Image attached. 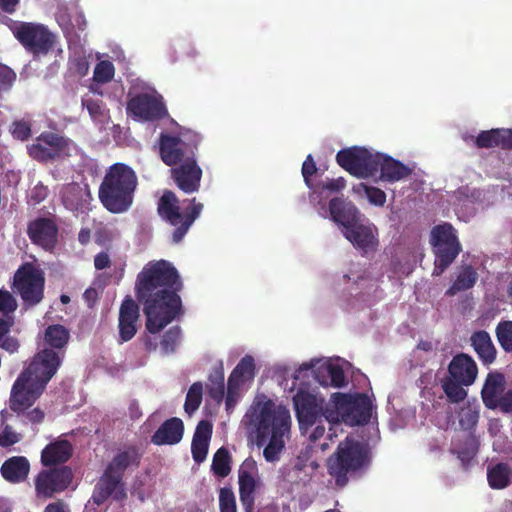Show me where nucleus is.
Wrapping results in <instances>:
<instances>
[{"label": "nucleus", "mask_w": 512, "mask_h": 512, "mask_svg": "<svg viewBox=\"0 0 512 512\" xmlns=\"http://www.w3.org/2000/svg\"><path fill=\"white\" fill-rule=\"evenodd\" d=\"M183 283L177 269L166 260L150 261L137 275L135 295L143 305L146 329L157 334L182 314L179 292Z\"/></svg>", "instance_id": "obj_1"}, {"label": "nucleus", "mask_w": 512, "mask_h": 512, "mask_svg": "<svg viewBox=\"0 0 512 512\" xmlns=\"http://www.w3.org/2000/svg\"><path fill=\"white\" fill-rule=\"evenodd\" d=\"M243 422L254 434L256 445H265L263 456L266 461H277L285 447V438L290 434L289 410L282 405H276L265 395L257 396L245 413Z\"/></svg>", "instance_id": "obj_2"}, {"label": "nucleus", "mask_w": 512, "mask_h": 512, "mask_svg": "<svg viewBox=\"0 0 512 512\" xmlns=\"http://www.w3.org/2000/svg\"><path fill=\"white\" fill-rule=\"evenodd\" d=\"M64 353L45 348L34 355L29 365L15 380L9 398V408L16 412L29 409L43 394L47 384L59 369Z\"/></svg>", "instance_id": "obj_3"}, {"label": "nucleus", "mask_w": 512, "mask_h": 512, "mask_svg": "<svg viewBox=\"0 0 512 512\" xmlns=\"http://www.w3.org/2000/svg\"><path fill=\"white\" fill-rule=\"evenodd\" d=\"M138 184L134 170L126 164L115 163L107 170L99 187V199L111 213L126 212L133 203Z\"/></svg>", "instance_id": "obj_4"}, {"label": "nucleus", "mask_w": 512, "mask_h": 512, "mask_svg": "<svg viewBox=\"0 0 512 512\" xmlns=\"http://www.w3.org/2000/svg\"><path fill=\"white\" fill-rule=\"evenodd\" d=\"M370 462L366 444L347 436L341 441L335 452L326 460L328 475L337 488H344L351 477L366 468Z\"/></svg>", "instance_id": "obj_5"}, {"label": "nucleus", "mask_w": 512, "mask_h": 512, "mask_svg": "<svg viewBox=\"0 0 512 512\" xmlns=\"http://www.w3.org/2000/svg\"><path fill=\"white\" fill-rule=\"evenodd\" d=\"M372 415V402L364 393H334L326 403L324 418L331 424L365 425Z\"/></svg>", "instance_id": "obj_6"}, {"label": "nucleus", "mask_w": 512, "mask_h": 512, "mask_svg": "<svg viewBox=\"0 0 512 512\" xmlns=\"http://www.w3.org/2000/svg\"><path fill=\"white\" fill-rule=\"evenodd\" d=\"M188 205L180 211L179 199L173 191L166 190L158 201L157 212L159 216L175 227L172 233L174 243H179L203 210V204L196 198L187 200Z\"/></svg>", "instance_id": "obj_7"}, {"label": "nucleus", "mask_w": 512, "mask_h": 512, "mask_svg": "<svg viewBox=\"0 0 512 512\" xmlns=\"http://www.w3.org/2000/svg\"><path fill=\"white\" fill-rule=\"evenodd\" d=\"M429 242L435 257L432 275L440 276L462 252V245L457 231L448 222L436 225L431 229Z\"/></svg>", "instance_id": "obj_8"}, {"label": "nucleus", "mask_w": 512, "mask_h": 512, "mask_svg": "<svg viewBox=\"0 0 512 512\" xmlns=\"http://www.w3.org/2000/svg\"><path fill=\"white\" fill-rule=\"evenodd\" d=\"M9 28L18 42L34 57L45 56L57 43V36L47 26L35 22L13 21Z\"/></svg>", "instance_id": "obj_9"}, {"label": "nucleus", "mask_w": 512, "mask_h": 512, "mask_svg": "<svg viewBox=\"0 0 512 512\" xmlns=\"http://www.w3.org/2000/svg\"><path fill=\"white\" fill-rule=\"evenodd\" d=\"M45 274L35 263L25 262L16 270L12 289L20 295L26 308L38 305L44 298Z\"/></svg>", "instance_id": "obj_10"}, {"label": "nucleus", "mask_w": 512, "mask_h": 512, "mask_svg": "<svg viewBox=\"0 0 512 512\" xmlns=\"http://www.w3.org/2000/svg\"><path fill=\"white\" fill-rule=\"evenodd\" d=\"M202 137L192 131L175 136L161 133L159 137V155L164 164L174 167L186 161L191 156H196Z\"/></svg>", "instance_id": "obj_11"}, {"label": "nucleus", "mask_w": 512, "mask_h": 512, "mask_svg": "<svg viewBox=\"0 0 512 512\" xmlns=\"http://www.w3.org/2000/svg\"><path fill=\"white\" fill-rule=\"evenodd\" d=\"M72 148L74 143L71 139L58 133L45 131L27 147V150L32 159L48 163L70 157Z\"/></svg>", "instance_id": "obj_12"}, {"label": "nucleus", "mask_w": 512, "mask_h": 512, "mask_svg": "<svg viewBox=\"0 0 512 512\" xmlns=\"http://www.w3.org/2000/svg\"><path fill=\"white\" fill-rule=\"evenodd\" d=\"M73 471L69 466L46 467L34 478L37 499L47 500L64 492L73 481Z\"/></svg>", "instance_id": "obj_13"}, {"label": "nucleus", "mask_w": 512, "mask_h": 512, "mask_svg": "<svg viewBox=\"0 0 512 512\" xmlns=\"http://www.w3.org/2000/svg\"><path fill=\"white\" fill-rule=\"evenodd\" d=\"M338 165L358 178L376 175L375 154L363 147L353 146L341 149L336 154Z\"/></svg>", "instance_id": "obj_14"}, {"label": "nucleus", "mask_w": 512, "mask_h": 512, "mask_svg": "<svg viewBox=\"0 0 512 512\" xmlns=\"http://www.w3.org/2000/svg\"><path fill=\"white\" fill-rule=\"evenodd\" d=\"M127 112L143 121H155L168 115L161 95L153 93H138L127 102Z\"/></svg>", "instance_id": "obj_15"}, {"label": "nucleus", "mask_w": 512, "mask_h": 512, "mask_svg": "<svg viewBox=\"0 0 512 512\" xmlns=\"http://www.w3.org/2000/svg\"><path fill=\"white\" fill-rule=\"evenodd\" d=\"M293 403L301 430L312 427L318 418L324 417L326 409L324 399L308 391L299 390L293 397Z\"/></svg>", "instance_id": "obj_16"}, {"label": "nucleus", "mask_w": 512, "mask_h": 512, "mask_svg": "<svg viewBox=\"0 0 512 512\" xmlns=\"http://www.w3.org/2000/svg\"><path fill=\"white\" fill-rule=\"evenodd\" d=\"M202 169L198 165L197 156H191L185 162L180 163L170 170L171 179L184 193L198 192L201 185Z\"/></svg>", "instance_id": "obj_17"}, {"label": "nucleus", "mask_w": 512, "mask_h": 512, "mask_svg": "<svg viewBox=\"0 0 512 512\" xmlns=\"http://www.w3.org/2000/svg\"><path fill=\"white\" fill-rule=\"evenodd\" d=\"M110 497L115 501H123L127 498V493L123 478L105 468L93 489L91 499L100 506Z\"/></svg>", "instance_id": "obj_18"}, {"label": "nucleus", "mask_w": 512, "mask_h": 512, "mask_svg": "<svg viewBox=\"0 0 512 512\" xmlns=\"http://www.w3.org/2000/svg\"><path fill=\"white\" fill-rule=\"evenodd\" d=\"M139 317V305L130 296H126L119 308V344L130 341L136 335Z\"/></svg>", "instance_id": "obj_19"}, {"label": "nucleus", "mask_w": 512, "mask_h": 512, "mask_svg": "<svg viewBox=\"0 0 512 512\" xmlns=\"http://www.w3.org/2000/svg\"><path fill=\"white\" fill-rule=\"evenodd\" d=\"M344 236L355 248L365 254L376 251L379 245L378 232L375 226L355 222L345 230Z\"/></svg>", "instance_id": "obj_20"}, {"label": "nucleus", "mask_w": 512, "mask_h": 512, "mask_svg": "<svg viewBox=\"0 0 512 512\" xmlns=\"http://www.w3.org/2000/svg\"><path fill=\"white\" fill-rule=\"evenodd\" d=\"M27 234L32 243L50 250L57 243L58 228L51 219L37 218L28 224Z\"/></svg>", "instance_id": "obj_21"}, {"label": "nucleus", "mask_w": 512, "mask_h": 512, "mask_svg": "<svg viewBox=\"0 0 512 512\" xmlns=\"http://www.w3.org/2000/svg\"><path fill=\"white\" fill-rule=\"evenodd\" d=\"M249 469H255L253 460H246L239 469V495L245 512H252L255 502L256 480Z\"/></svg>", "instance_id": "obj_22"}, {"label": "nucleus", "mask_w": 512, "mask_h": 512, "mask_svg": "<svg viewBox=\"0 0 512 512\" xmlns=\"http://www.w3.org/2000/svg\"><path fill=\"white\" fill-rule=\"evenodd\" d=\"M506 380L503 373L489 372L481 389V397L484 405L489 409H497L502 395L505 393Z\"/></svg>", "instance_id": "obj_23"}, {"label": "nucleus", "mask_w": 512, "mask_h": 512, "mask_svg": "<svg viewBox=\"0 0 512 512\" xmlns=\"http://www.w3.org/2000/svg\"><path fill=\"white\" fill-rule=\"evenodd\" d=\"M73 454V446L66 439H56L47 444L41 452V464L54 467L66 463Z\"/></svg>", "instance_id": "obj_24"}, {"label": "nucleus", "mask_w": 512, "mask_h": 512, "mask_svg": "<svg viewBox=\"0 0 512 512\" xmlns=\"http://www.w3.org/2000/svg\"><path fill=\"white\" fill-rule=\"evenodd\" d=\"M448 372L452 378L462 382L464 386H469L474 383L478 369L475 361L462 353L453 357Z\"/></svg>", "instance_id": "obj_25"}, {"label": "nucleus", "mask_w": 512, "mask_h": 512, "mask_svg": "<svg viewBox=\"0 0 512 512\" xmlns=\"http://www.w3.org/2000/svg\"><path fill=\"white\" fill-rule=\"evenodd\" d=\"M141 458L142 454L136 446H128L113 456L106 469L123 478L126 470L139 467Z\"/></svg>", "instance_id": "obj_26"}, {"label": "nucleus", "mask_w": 512, "mask_h": 512, "mask_svg": "<svg viewBox=\"0 0 512 512\" xmlns=\"http://www.w3.org/2000/svg\"><path fill=\"white\" fill-rule=\"evenodd\" d=\"M375 162L376 173L380 171L382 181L396 182L411 174L410 168L392 157L375 153Z\"/></svg>", "instance_id": "obj_27"}, {"label": "nucleus", "mask_w": 512, "mask_h": 512, "mask_svg": "<svg viewBox=\"0 0 512 512\" xmlns=\"http://www.w3.org/2000/svg\"><path fill=\"white\" fill-rule=\"evenodd\" d=\"M184 434V424L180 418L172 417L164 421L151 437V442L155 445H175L178 444Z\"/></svg>", "instance_id": "obj_28"}, {"label": "nucleus", "mask_w": 512, "mask_h": 512, "mask_svg": "<svg viewBox=\"0 0 512 512\" xmlns=\"http://www.w3.org/2000/svg\"><path fill=\"white\" fill-rule=\"evenodd\" d=\"M329 211L332 220L342 225L345 230L355 222H358L359 219L357 207L342 197H335L330 200Z\"/></svg>", "instance_id": "obj_29"}, {"label": "nucleus", "mask_w": 512, "mask_h": 512, "mask_svg": "<svg viewBox=\"0 0 512 512\" xmlns=\"http://www.w3.org/2000/svg\"><path fill=\"white\" fill-rule=\"evenodd\" d=\"M212 430L213 426L207 420H201L196 426L191 443V453L197 464L202 463L207 457Z\"/></svg>", "instance_id": "obj_30"}, {"label": "nucleus", "mask_w": 512, "mask_h": 512, "mask_svg": "<svg viewBox=\"0 0 512 512\" xmlns=\"http://www.w3.org/2000/svg\"><path fill=\"white\" fill-rule=\"evenodd\" d=\"M29 471L30 463L24 456H13L7 459L0 469L2 477L13 484L25 481Z\"/></svg>", "instance_id": "obj_31"}, {"label": "nucleus", "mask_w": 512, "mask_h": 512, "mask_svg": "<svg viewBox=\"0 0 512 512\" xmlns=\"http://www.w3.org/2000/svg\"><path fill=\"white\" fill-rule=\"evenodd\" d=\"M475 144L478 148L500 147L502 149H512V130L491 129L482 131L476 137Z\"/></svg>", "instance_id": "obj_32"}, {"label": "nucleus", "mask_w": 512, "mask_h": 512, "mask_svg": "<svg viewBox=\"0 0 512 512\" xmlns=\"http://www.w3.org/2000/svg\"><path fill=\"white\" fill-rule=\"evenodd\" d=\"M478 448L479 442L475 435L472 432H464L452 441L450 451L466 465L476 456Z\"/></svg>", "instance_id": "obj_33"}, {"label": "nucleus", "mask_w": 512, "mask_h": 512, "mask_svg": "<svg viewBox=\"0 0 512 512\" xmlns=\"http://www.w3.org/2000/svg\"><path fill=\"white\" fill-rule=\"evenodd\" d=\"M479 278L475 267L470 264H462L458 267L456 278L451 286L446 290L447 296H454L459 292L467 291L474 287Z\"/></svg>", "instance_id": "obj_34"}, {"label": "nucleus", "mask_w": 512, "mask_h": 512, "mask_svg": "<svg viewBox=\"0 0 512 512\" xmlns=\"http://www.w3.org/2000/svg\"><path fill=\"white\" fill-rule=\"evenodd\" d=\"M314 374L317 382L324 387L333 386L341 388L346 383L344 370L338 364H322L314 370Z\"/></svg>", "instance_id": "obj_35"}, {"label": "nucleus", "mask_w": 512, "mask_h": 512, "mask_svg": "<svg viewBox=\"0 0 512 512\" xmlns=\"http://www.w3.org/2000/svg\"><path fill=\"white\" fill-rule=\"evenodd\" d=\"M471 345L483 364L490 365L495 361L497 351L487 331L474 332L471 336Z\"/></svg>", "instance_id": "obj_36"}, {"label": "nucleus", "mask_w": 512, "mask_h": 512, "mask_svg": "<svg viewBox=\"0 0 512 512\" xmlns=\"http://www.w3.org/2000/svg\"><path fill=\"white\" fill-rule=\"evenodd\" d=\"M487 481L492 489H505L512 482V469L507 463L502 462L488 467Z\"/></svg>", "instance_id": "obj_37"}, {"label": "nucleus", "mask_w": 512, "mask_h": 512, "mask_svg": "<svg viewBox=\"0 0 512 512\" xmlns=\"http://www.w3.org/2000/svg\"><path fill=\"white\" fill-rule=\"evenodd\" d=\"M70 332L61 324H52L45 329L44 341L51 348L61 350L69 342Z\"/></svg>", "instance_id": "obj_38"}, {"label": "nucleus", "mask_w": 512, "mask_h": 512, "mask_svg": "<svg viewBox=\"0 0 512 512\" xmlns=\"http://www.w3.org/2000/svg\"><path fill=\"white\" fill-rule=\"evenodd\" d=\"M255 363L250 355L244 356L231 372L228 380L230 383L242 385L246 380L254 378Z\"/></svg>", "instance_id": "obj_39"}, {"label": "nucleus", "mask_w": 512, "mask_h": 512, "mask_svg": "<svg viewBox=\"0 0 512 512\" xmlns=\"http://www.w3.org/2000/svg\"><path fill=\"white\" fill-rule=\"evenodd\" d=\"M230 463L231 456L229 451L225 447H221L213 456L211 469L216 476L224 478L231 472Z\"/></svg>", "instance_id": "obj_40"}, {"label": "nucleus", "mask_w": 512, "mask_h": 512, "mask_svg": "<svg viewBox=\"0 0 512 512\" xmlns=\"http://www.w3.org/2000/svg\"><path fill=\"white\" fill-rule=\"evenodd\" d=\"M462 386V382L452 377L442 381L443 391L452 403H459L466 398L467 391Z\"/></svg>", "instance_id": "obj_41"}, {"label": "nucleus", "mask_w": 512, "mask_h": 512, "mask_svg": "<svg viewBox=\"0 0 512 512\" xmlns=\"http://www.w3.org/2000/svg\"><path fill=\"white\" fill-rule=\"evenodd\" d=\"M497 341L501 348L507 352H512V321H500L495 329Z\"/></svg>", "instance_id": "obj_42"}, {"label": "nucleus", "mask_w": 512, "mask_h": 512, "mask_svg": "<svg viewBox=\"0 0 512 512\" xmlns=\"http://www.w3.org/2000/svg\"><path fill=\"white\" fill-rule=\"evenodd\" d=\"M203 386L201 382L193 383L186 395L184 410L188 415H192L201 405Z\"/></svg>", "instance_id": "obj_43"}, {"label": "nucleus", "mask_w": 512, "mask_h": 512, "mask_svg": "<svg viewBox=\"0 0 512 512\" xmlns=\"http://www.w3.org/2000/svg\"><path fill=\"white\" fill-rule=\"evenodd\" d=\"M82 105L95 122L103 123L108 115L105 103L100 99L82 98Z\"/></svg>", "instance_id": "obj_44"}, {"label": "nucleus", "mask_w": 512, "mask_h": 512, "mask_svg": "<svg viewBox=\"0 0 512 512\" xmlns=\"http://www.w3.org/2000/svg\"><path fill=\"white\" fill-rule=\"evenodd\" d=\"M8 415L7 411L1 413L3 428L0 432V446L4 448L10 447L21 440V435L16 433L9 424L4 423L7 421Z\"/></svg>", "instance_id": "obj_45"}, {"label": "nucleus", "mask_w": 512, "mask_h": 512, "mask_svg": "<svg viewBox=\"0 0 512 512\" xmlns=\"http://www.w3.org/2000/svg\"><path fill=\"white\" fill-rule=\"evenodd\" d=\"M115 74V68L112 62L103 60L97 63L93 72V80L97 83L105 84L110 82Z\"/></svg>", "instance_id": "obj_46"}, {"label": "nucleus", "mask_w": 512, "mask_h": 512, "mask_svg": "<svg viewBox=\"0 0 512 512\" xmlns=\"http://www.w3.org/2000/svg\"><path fill=\"white\" fill-rule=\"evenodd\" d=\"M479 420V412L470 405L461 408L459 412V425L465 432H471Z\"/></svg>", "instance_id": "obj_47"}, {"label": "nucleus", "mask_w": 512, "mask_h": 512, "mask_svg": "<svg viewBox=\"0 0 512 512\" xmlns=\"http://www.w3.org/2000/svg\"><path fill=\"white\" fill-rule=\"evenodd\" d=\"M346 187V180L343 177L328 179L327 181L314 184L313 191L323 195L324 192L329 194L338 193Z\"/></svg>", "instance_id": "obj_48"}, {"label": "nucleus", "mask_w": 512, "mask_h": 512, "mask_svg": "<svg viewBox=\"0 0 512 512\" xmlns=\"http://www.w3.org/2000/svg\"><path fill=\"white\" fill-rule=\"evenodd\" d=\"M209 385H208V394L209 396L217 401L218 403L222 401L225 388H224V375L222 372L216 373L215 375H210L209 377Z\"/></svg>", "instance_id": "obj_49"}, {"label": "nucleus", "mask_w": 512, "mask_h": 512, "mask_svg": "<svg viewBox=\"0 0 512 512\" xmlns=\"http://www.w3.org/2000/svg\"><path fill=\"white\" fill-rule=\"evenodd\" d=\"M180 336L181 329L179 326H174L165 332L161 340V349L164 354H171L175 351Z\"/></svg>", "instance_id": "obj_50"}, {"label": "nucleus", "mask_w": 512, "mask_h": 512, "mask_svg": "<svg viewBox=\"0 0 512 512\" xmlns=\"http://www.w3.org/2000/svg\"><path fill=\"white\" fill-rule=\"evenodd\" d=\"M16 72L6 64L0 63V95L9 92L16 82Z\"/></svg>", "instance_id": "obj_51"}, {"label": "nucleus", "mask_w": 512, "mask_h": 512, "mask_svg": "<svg viewBox=\"0 0 512 512\" xmlns=\"http://www.w3.org/2000/svg\"><path fill=\"white\" fill-rule=\"evenodd\" d=\"M220 512H237L236 499L231 488L222 487L219 491Z\"/></svg>", "instance_id": "obj_52"}, {"label": "nucleus", "mask_w": 512, "mask_h": 512, "mask_svg": "<svg viewBox=\"0 0 512 512\" xmlns=\"http://www.w3.org/2000/svg\"><path fill=\"white\" fill-rule=\"evenodd\" d=\"M362 188L371 204L376 206H383L386 202V193L377 187L368 186L364 183L359 185Z\"/></svg>", "instance_id": "obj_53"}, {"label": "nucleus", "mask_w": 512, "mask_h": 512, "mask_svg": "<svg viewBox=\"0 0 512 512\" xmlns=\"http://www.w3.org/2000/svg\"><path fill=\"white\" fill-rule=\"evenodd\" d=\"M12 136L20 141H25L31 136V124L25 120H16L10 128Z\"/></svg>", "instance_id": "obj_54"}, {"label": "nucleus", "mask_w": 512, "mask_h": 512, "mask_svg": "<svg viewBox=\"0 0 512 512\" xmlns=\"http://www.w3.org/2000/svg\"><path fill=\"white\" fill-rule=\"evenodd\" d=\"M18 304L15 297L7 290L0 289V312L4 316L12 314L17 309Z\"/></svg>", "instance_id": "obj_55"}, {"label": "nucleus", "mask_w": 512, "mask_h": 512, "mask_svg": "<svg viewBox=\"0 0 512 512\" xmlns=\"http://www.w3.org/2000/svg\"><path fill=\"white\" fill-rule=\"evenodd\" d=\"M301 171L305 184L308 188L312 189L314 184L312 183L311 177L317 172L316 163L314 162L312 155H308L306 157L302 164Z\"/></svg>", "instance_id": "obj_56"}, {"label": "nucleus", "mask_w": 512, "mask_h": 512, "mask_svg": "<svg viewBox=\"0 0 512 512\" xmlns=\"http://www.w3.org/2000/svg\"><path fill=\"white\" fill-rule=\"evenodd\" d=\"M240 386L241 385H239L237 383H230V381L228 380L227 395H226V401H225L227 411L232 410L234 408V406L238 400Z\"/></svg>", "instance_id": "obj_57"}, {"label": "nucleus", "mask_w": 512, "mask_h": 512, "mask_svg": "<svg viewBox=\"0 0 512 512\" xmlns=\"http://www.w3.org/2000/svg\"><path fill=\"white\" fill-rule=\"evenodd\" d=\"M26 410L27 409L17 413L18 415H22V417L24 418L23 422H29L32 424H39L43 422L45 414L40 408H34L28 412H26Z\"/></svg>", "instance_id": "obj_58"}, {"label": "nucleus", "mask_w": 512, "mask_h": 512, "mask_svg": "<svg viewBox=\"0 0 512 512\" xmlns=\"http://www.w3.org/2000/svg\"><path fill=\"white\" fill-rule=\"evenodd\" d=\"M94 266L97 270H103L111 266V259L107 252H100L94 257Z\"/></svg>", "instance_id": "obj_59"}, {"label": "nucleus", "mask_w": 512, "mask_h": 512, "mask_svg": "<svg viewBox=\"0 0 512 512\" xmlns=\"http://www.w3.org/2000/svg\"><path fill=\"white\" fill-rule=\"evenodd\" d=\"M498 408L503 413H510L512 414V388L508 389L503 395L502 400L498 406Z\"/></svg>", "instance_id": "obj_60"}, {"label": "nucleus", "mask_w": 512, "mask_h": 512, "mask_svg": "<svg viewBox=\"0 0 512 512\" xmlns=\"http://www.w3.org/2000/svg\"><path fill=\"white\" fill-rule=\"evenodd\" d=\"M0 347L10 353H14L19 348V342L13 337H4L0 342Z\"/></svg>", "instance_id": "obj_61"}, {"label": "nucleus", "mask_w": 512, "mask_h": 512, "mask_svg": "<svg viewBox=\"0 0 512 512\" xmlns=\"http://www.w3.org/2000/svg\"><path fill=\"white\" fill-rule=\"evenodd\" d=\"M112 240L111 232L107 228H99L95 232V242L99 245H103L106 242Z\"/></svg>", "instance_id": "obj_62"}, {"label": "nucleus", "mask_w": 512, "mask_h": 512, "mask_svg": "<svg viewBox=\"0 0 512 512\" xmlns=\"http://www.w3.org/2000/svg\"><path fill=\"white\" fill-rule=\"evenodd\" d=\"M20 0H0V9L8 14H13Z\"/></svg>", "instance_id": "obj_63"}, {"label": "nucleus", "mask_w": 512, "mask_h": 512, "mask_svg": "<svg viewBox=\"0 0 512 512\" xmlns=\"http://www.w3.org/2000/svg\"><path fill=\"white\" fill-rule=\"evenodd\" d=\"M44 512H67L65 509V504L63 501L58 500L56 502L49 503L45 509Z\"/></svg>", "instance_id": "obj_64"}]
</instances>
